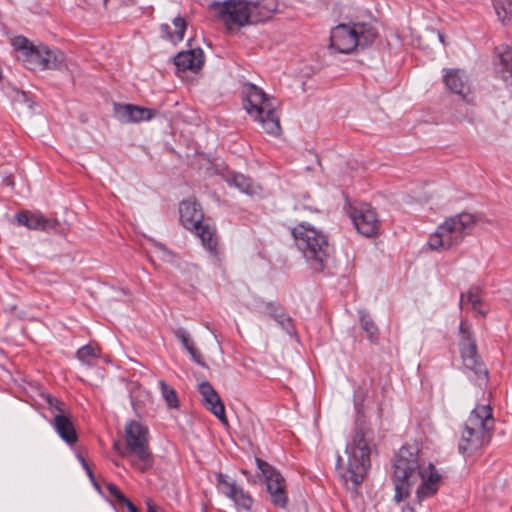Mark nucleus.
Returning <instances> with one entry per match:
<instances>
[{
  "label": "nucleus",
  "mask_w": 512,
  "mask_h": 512,
  "mask_svg": "<svg viewBox=\"0 0 512 512\" xmlns=\"http://www.w3.org/2000/svg\"><path fill=\"white\" fill-rule=\"evenodd\" d=\"M372 447L371 430L356 423L352 442L348 443L345 449L348 455L346 471L344 473L340 472L341 477L346 482L350 481L354 486L363 482L371 466Z\"/></svg>",
  "instance_id": "obj_5"
},
{
  "label": "nucleus",
  "mask_w": 512,
  "mask_h": 512,
  "mask_svg": "<svg viewBox=\"0 0 512 512\" xmlns=\"http://www.w3.org/2000/svg\"><path fill=\"white\" fill-rule=\"evenodd\" d=\"M76 458L77 460L80 462L82 468L85 470L90 482L92 483L93 487L99 492L101 493V487H100V484L97 482L95 476H94V473L93 471L91 470L89 464L87 463V461L85 460V458L82 456L81 453L77 452L76 453Z\"/></svg>",
  "instance_id": "obj_34"
},
{
  "label": "nucleus",
  "mask_w": 512,
  "mask_h": 512,
  "mask_svg": "<svg viewBox=\"0 0 512 512\" xmlns=\"http://www.w3.org/2000/svg\"><path fill=\"white\" fill-rule=\"evenodd\" d=\"M191 232L200 239L201 244L209 254L211 261L214 264H220L223 260L224 254L219 247V236L216 226L204 221L199 225V227H197V229H194Z\"/></svg>",
  "instance_id": "obj_12"
},
{
  "label": "nucleus",
  "mask_w": 512,
  "mask_h": 512,
  "mask_svg": "<svg viewBox=\"0 0 512 512\" xmlns=\"http://www.w3.org/2000/svg\"><path fill=\"white\" fill-rule=\"evenodd\" d=\"M120 504L124 505L129 512H139L137 507L127 497Z\"/></svg>",
  "instance_id": "obj_40"
},
{
  "label": "nucleus",
  "mask_w": 512,
  "mask_h": 512,
  "mask_svg": "<svg viewBox=\"0 0 512 512\" xmlns=\"http://www.w3.org/2000/svg\"><path fill=\"white\" fill-rule=\"evenodd\" d=\"M394 479V500L400 503L410 496L411 489L418 484L416 501L434 496L442 483V475L432 463L420 462L419 448L415 445H403L392 461Z\"/></svg>",
  "instance_id": "obj_1"
},
{
  "label": "nucleus",
  "mask_w": 512,
  "mask_h": 512,
  "mask_svg": "<svg viewBox=\"0 0 512 512\" xmlns=\"http://www.w3.org/2000/svg\"><path fill=\"white\" fill-rule=\"evenodd\" d=\"M191 357V359L197 363L198 365L202 366V367H205L206 366V363L204 362L203 360V357H202V354L200 353V351L195 347V345L193 347H190V349L187 351Z\"/></svg>",
  "instance_id": "obj_38"
},
{
  "label": "nucleus",
  "mask_w": 512,
  "mask_h": 512,
  "mask_svg": "<svg viewBox=\"0 0 512 512\" xmlns=\"http://www.w3.org/2000/svg\"><path fill=\"white\" fill-rule=\"evenodd\" d=\"M255 462L257 468L265 477L267 492L270 495L271 502L279 508H286L288 496L286 482L281 473L261 458L256 457Z\"/></svg>",
  "instance_id": "obj_10"
},
{
  "label": "nucleus",
  "mask_w": 512,
  "mask_h": 512,
  "mask_svg": "<svg viewBox=\"0 0 512 512\" xmlns=\"http://www.w3.org/2000/svg\"><path fill=\"white\" fill-rule=\"evenodd\" d=\"M494 427L495 419L491 406L477 405L463 424L458 445L459 452L463 455H471L487 446L491 442Z\"/></svg>",
  "instance_id": "obj_4"
},
{
  "label": "nucleus",
  "mask_w": 512,
  "mask_h": 512,
  "mask_svg": "<svg viewBox=\"0 0 512 512\" xmlns=\"http://www.w3.org/2000/svg\"><path fill=\"white\" fill-rule=\"evenodd\" d=\"M210 8L218 12L228 30L258 24L271 18L278 8L277 0H224L213 2Z\"/></svg>",
  "instance_id": "obj_2"
},
{
  "label": "nucleus",
  "mask_w": 512,
  "mask_h": 512,
  "mask_svg": "<svg viewBox=\"0 0 512 512\" xmlns=\"http://www.w3.org/2000/svg\"><path fill=\"white\" fill-rule=\"evenodd\" d=\"M403 512H415V510L410 505H407L405 508H403Z\"/></svg>",
  "instance_id": "obj_43"
},
{
  "label": "nucleus",
  "mask_w": 512,
  "mask_h": 512,
  "mask_svg": "<svg viewBox=\"0 0 512 512\" xmlns=\"http://www.w3.org/2000/svg\"><path fill=\"white\" fill-rule=\"evenodd\" d=\"M495 69L499 77L512 86V50L507 45L496 48Z\"/></svg>",
  "instance_id": "obj_20"
},
{
  "label": "nucleus",
  "mask_w": 512,
  "mask_h": 512,
  "mask_svg": "<svg viewBox=\"0 0 512 512\" xmlns=\"http://www.w3.org/2000/svg\"><path fill=\"white\" fill-rule=\"evenodd\" d=\"M198 392L202 397V403L213 413L221 423L227 425L228 420L225 414L224 404L213 386L208 381H203L198 385Z\"/></svg>",
  "instance_id": "obj_15"
},
{
  "label": "nucleus",
  "mask_w": 512,
  "mask_h": 512,
  "mask_svg": "<svg viewBox=\"0 0 512 512\" xmlns=\"http://www.w3.org/2000/svg\"><path fill=\"white\" fill-rule=\"evenodd\" d=\"M172 23L176 29L175 33H172L170 26L167 23L160 25V33L163 39L169 40L173 44H177L184 39V34L187 29V23L181 16H177L172 20Z\"/></svg>",
  "instance_id": "obj_26"
},
{
  "label": "nucleus",
  "mask_w": 512,
  "mask_h": 512,
  "mask_svg": "<svg viewBox=\"0 0 512 512\" xmlns=\"http://www.w3.org/2000/svg\"><path fill=\"white\" fill-rule=\"evenodd\" d=\"M215 476L217 483L227 488V491L224 492L225 496L231 499L237 507L245 511L252 508L253 499L248 492L238 487L235 482L227 481V476L221 472L216 473Z\"/></svg>",
  "instance_id": "obj_17"
},
{
  "label": "nucleus",
  "mask_w": 512,
  "mask_h": 512,
  "mask_svg": "<svg viewBox=\"0 0 512 512\" xmlns=\"http://www.w3.org/2000/svg\"><path fill=\"white\" fill-rule=\"evenodd\" d=\"M116 113L122 122L137 123L152 119L157 114V110L133 104H123L116 106Z\"/></svg>",
  "instance_id": "obj_18"
},
{
  "label": "nucleus",
  "mask_w": 512,
  "mask_h": 512,
  "mask_svg": "<svg viewBox=\"0 0 512 512\" xmlns=\"http://www.w3.org/2000/svg\"><path fill=\"white\" fill-rule=\"evenodd\" d=\"M459 331L461 333L459 347L471 346L476 344L471 324H469L467 321H461L459 325Z\"/></svg>",
  "instance_id": "obj_33"
},
{
  "label": "nucleus",
  "mask_w": 512,
  "mask_h": 512,
  "mask_svg": "<svg viewBox=\"0 0 512 512\" xmlns=\"http://www.w3.org/2000/svg\"><path fill=\"white\" fill-rule=\"evenodd\" d=\"M119 444L117 442L114 443V449H117Z\"/></svg>",
  "instance_id": "obj_45"
},
{
  "label": "nucleus",
  "mask_w": 512,
  "mask_h": 512,
  "mask_svg": "<svg viewBox=\"0 0 512 512\" xmlns=\"http://www.w3.org/2000/svg\"><path fill=\"white\" fill-rule=\"evenodd\" d=\"M242 473L245 475L248 474V472L246 470H242Z\"/></svg>",
  "instance_id": "obj_46"
},
{
  "label": "nucleus",
  "mask_w": 512,
  "mask_h": 512,
  "mask_svg": "<svg viewBox=\"0 0 512 512\" xmlns=\"http://www.w3.org/2000/svg\"><path fill=\"white\" fill-rule=\"evenodd\" d=\"M101 355V350L97 345L86 344L80 347L76 352V358L84 365L91 367L94 360Z\"/></svg>",
  "instance_id": "obj_27"
},
{
  "label": "nucleus",
  "mask_w": 512,
  "mask_h": 512,
  "mask_svg": "<svg viewBox=\"0 0 512 512\" xmlns=\"http://www.w3.org/2000/svg\"><path fill=\"white\" fill-rule=\"evenodd\" d=\"M351 220L359 233L366 237L375 235L379 229L376 211L367 204L353 207L350 211Z\"/></svg>",
  "instance_id": "obj_11"
},
{
  "label": "nucleus",
  "mask_w": 512,
  "mask_h": 512,
  "mask_svg": "<svg viewBox=\"0 0 512 512\" xmlns=\"http://www.w3.org/2000/svg\"><path fill=\"white\" fill-rule=\"evenodd\" d=\"M376 36V29L368 23L339 24L331 30L330 48L338 53L349 54L357 47L371 45Z\"/></svg>",
  "instance_id": "obj_7"
},
{
  "label": "nucleus",
  "mask_w": 512,
  "mask_h": 512,
  "mask_svg": "<svg viewBox=\"0 0 512 512\" xmlns=\"http://www.w3.org/2000/svg\"><path fill=\"white\" fill-rule=\"evenodd\" d=\"M265 309L269 316L274 319L281 328L289 335L295 333L293 319L286 315L284 309L276 302H266Z\"/></svg>",
  "instance_id": "obj_24"
},
{
  "label": "nucleus",
  "mask_w": 512,
  "mask_h": 512,
  "mask_svg": "<svg viewBox=\"0 0 512 512\" xmlns=\"http://www.w3.org/2000/svg\"><path fill=\"white\" fill-rule=\"evenodd\" d=\"M13 48L20 53L19 59L31 71L61 70L66 66V56L59 49H51L42 43L35 45L24 36L12 39Z\"/></svg>",
  "instance_id": "obj_6"
},
{
  "label": "nucleus",
  "mask_w": 512,
  "mask_h": 512,
  "mask_svg": "<svg viewBox=\"0 0 512 512\" xmlns=\"http://www.w3.org/2000/svg\"><path fill=\"white\" fill-rule=\"evenodd\" d=\"M464 366L475 372L477 375L484 374L487 376L488 372L480 360L477 352V345L459 347Z\"/></svg>",
  "instance_id": "obj_22"
},
{
  "label": "nucleus",
  "mask_w": 512,
  "mask_h": 512,
  "mask_svg": "<svg viewBox=\"0 0 512 512\" xmlns=\"http://www.w3.org/2000/svg\"><path fill=\"white\" fill-rule=\"evenodd\" d=\"M465 299L467 300V292L466 293H461V295H460V300H459L460 307H462Z\"/></svg>",
  "instance_id": "obj_41"
},
{
  "label": "nucleus",
  "mask_w": 512,
  "mask_h": 512,
  "mask_svg": "<svg viewBox=\"0 0 512 512\" xmlns=\"http://www.w3.org/2000/svg\"><path fill=\"white\" fill-rule=\"evenodd\" d=\"M44 399L46 400L49 408L52 410V412H55V414L67 413L65 404L58 398L52 396L51 394H46L44 395Z\"/></svg>",
  "instance_id": "obj_36"
},
{
  "label": "nucleus",
  "mask_w": 512,
  "mask_h": 512,
  "mask_svg": "<svg viewBox=\"0 0 512 512\" xmlns=\"http://www.w3.org/2000/svg\"><path fill=\"white\" fill-rule=\"evenodd\" d=\"M174 335L187 351L190 349V347L195 345L194 341L190 337L189 332L183 327L177 328L174 331Z\"/></svg>",
  "instance_id": "obj_35"
},
{
  "label": "nucleus",
  "mask_w": 512,
  "mask_h": 512,
  "mask_svg": "<svg viewBox=\"0 0 512 512\" xmlns=\"http://www.w3.org/2000/svg\"><path fill=\"white\" fill-rule=\"evenodd\" d=\"M159 387L163 399L165 400L168 408L176 409L179 407V399L174 388L168 386L164 380L159 381Z\"/></svg>",
  "instance_id": "obj_31"
},
{
  "label": "nucleus",
  "mask_w": 512,
  "mask_h": 512,
  "mask_svg": "<svg viewBox=\"0 0 512 512\" xmlns=\"http://www.w3.org/2000/svg\"><path fill=\"white\" fill-rule=\"evenodd\" d=\"M255 120L260 122L266 133L273 136H278L280 134V121L275 113L273 105L264 109L263 113L255 114Z\"/></svg>",
  "instance_id": "obj_25"
},
{
  "label": "nucleus",
  "mask_w": 512,
  "mask_h": 512,
  "mask_svg": "<svg viewBox=\"0 0 512 512\" xmlns=\"http://www.w3.org/2000/svg\"><path fill=\"white\" fill-rule=\"evenodd\" d=\"M438 37H439L440 42H441L442 44H444V45H445L444 35H443L442 33H440V32H439V33H438Z\"/></svg>",
  "instance_id": "obj_44"
},
{
  "label": "nucleus",
  "mask_w": 512,
  "mask_h": 512,
  "mask_svg": "<svg viewBox=\"0 0 512 512\" xmlns=\"http://www.w3.org/2000/svg\"><path fill=\"white\" fill-rule=\"evenodd\" d=\"M243 105L248 114H261L272 106L266 93L253 83H244L242 87Z\"/></svg>",
  "instance_id": "obj_14"
},
{
  "label": "nucleus",
  "mask_w": 512,
  "mask_h": 512,
  "mask_svg": "<svg viewBox=\"0 0 512 512\" xmlns=\"http://www.w3.org/2000/svg\"><path fill=\"white\" fill-rule=\"evenodd\" d=\"M106 489L109 492V494L114 497L119 503L124 501L126 496L122 493V491L117 487L114 483H106Z\"/></svg>",
  "instance_id": "obj_37"
},
{
  "label": "nucleus",
  "mask_w": 512,
  "mask_h": 512,
  "mask_svg": "<svg viewBox=\"0 0 512 512\" xmlns=\"http://www.w3.org/2000/svg\"><path fill=\"white\" fill-rule=\"evenodd\" d=\"M442 72L446 88L451 93L460 96L463 101L472 103L473 97L465 72L457 68H444Z\"/></svg>",
  "instance_id": "obj_13"
},
{
  "label": "nucleus",
  "mask_w": 512,
  "mask_h": 512,
  "mask_svg": "<svg viewBox=\"0 0 512 512\" xmlns=\"http://www.w3.org/2000/svg\"><path fill=\"white\" fill-rule=\"evenodd\" d=\"M360 324L370 342L376 343L379 338V329L368 313L364 311L360 312Z\"/></svg>",
  "instance_id": "obj_29"
},
{
  "label": "nucleus",
  "mask_w": 512,
  "mask_h": 512,
  "mask_svg": "<svg viewBox=\"0 0 512 512\" xmlns=\"http://www.w3.org/2000/svg\"><path fill=\"white\" fill-rule=\"evenodd\" d=\"M126 452L123 456L133 454L136 459L132 461L133 467L144 473L154 465L152 452L149 449V430L136 420L125 424Z\"/></svg>",
  "instance_id": "obj_9"
},
{
  "label": "nucleus",
  "mask_w": 512,
  "mask_h": 512,
  "mask_svg": "<svg viewBox=\"0 0 512 512\" xmlns=\"http://www.w3.org/2000/svg\"><path fill=\"white\" fill-rule=\"evenodd\" d=\"M15 217L19 225L28 229L45 230L50 224V220L40 212L21 211Z\"/></svg>",
  "instance_id": "obj_23"
},
{
  "label": "nucleus",
  "mask_w": 512,
  "mask_h": 512,
  "mask_svg": "<svg viewBox=\"0 0 512 512\" xmlns=\"http://www.w3.org/2000/svg\"><path fill=\"white\" fill-rule=\"evenodd\" d=\"M180 222L189 231L197 229L204 222V214L199 203L193 199L183 200L179 205Z\"/></svg>",
  "instance_id": "obj_16"
},
{
  "label": "nucleus",
  "mask_w": 512,
  "mask_h": 512,
  "mask_svg": "<svg viewBox=\"0 0 512 512\" xmlns=\"http://www.w3.org/2000/svg\"><path fill=\"white\" fill-rule=\"evenodd\" d=\"M174 64L179 70L197 72L204 64L203 51L200 48L181 51L174 57Z\"/></svg>",
  "instance_id": "obj_21"
},
{
  "label": "nucleus",
  "mask_w": 512,
  "mask_h": 512,
  "mask_svg": "<svg viewBox=\"0 0 512 512\" xmlns=\"http://www.w3.org/2000/svg\"><path fill=\"white\" fill-rule=\"evenodd\" d=\"M341 463H342V458H341V456H338L337 461H336V470H339L341 468Z\"/></svg>",
  "instance_id": "obj_42"
},
{
  "label": "nucleus",
  "mask_w": 512,
  "mask_h": 512,
  "mask_svg": "<svg viewBox=\"0 0 512 512\" xmlns=\"http://www.w3.org/2000/svg\"><path fill=\"white\" fill-rule=\"evenodd\" d=\"M475 223V216L467 212L446 218L430 235L428 245L433 250L450 249L463 241L472 231Z\"/></svg>",
  "instance_id": "obj_8"
},
{
  "label": "nucleus",
  "mask_w": 512,
  "mask_h": 512,
  "mask_svg": "<svg viewBox=\"0 0 512 512\" xmlns=\"http://www.w3.org/2000/svg\"><path fill=\"white\" fill-rule=\"evenodd\" d=\"M480 292L481 290L479 287H471L467 291V302L471 304L472 310H474L481 316H485L488 313V309L485 308V304L482 301Z\"/></svg>",
  "instance_id": "obj_28"
},
{
  "label": "nucleus",
  "mask_w": 512,
  "mask_h": 512,
  "mask_svg": "<svg viewBox=\"0 0 512 512\" xmlns=\"http://www.w3.org/2000/svg\"><path fill=\"white\" fill-rule=\"evenodd\" d=\"M52 426L66 444L72 446L78 441V435L69 413L54 414Z\"/></svg>",
  "instance_id": "obj_19"
},
{
  "label": "nucleus",
  "mask_w": 512,
  "mask_h": 512,
  "mask_svg": "<svg viewBox=\"0 0 512 512\" xmlns=\"http://www.w3.org/2000/svg\"><path fill=\"white\" fill-rule=\"evenodd\" d=\"M227 182L229 185H234L239 190L246 194H252L253 191V180L250 177H247L240 173L232 174Z\"/></svg>",
  "instance_id": "obj_30"
},
{
  "label": "nucleus",
  "mask_w": 512,
  "mask_h": 512,
  "mask_svg": "<svg viewBox=\"0 0 512 512\" xmlns=\"http://www.w3.org/2000/svg\"><path fill=\"white\" fill-rule=\"evenodd\" d=\"M291 234L308 267L315 273L324 272L334 252L328 235L305 221L293 227Z\"/></svg>",
  "instance_id": "obj_3"
},
{
  "label": "nucleus",
  "mask_w": 512,
  "mask_h": 512,
  "mask_svg": "<svg viewBox=\"0 0 512 512\" xmlns=\"http://www.w3.org/2000/svg\"><path fill=\"white\" fill-rule=\"evenodd\" d=\"M202 512H207V509L204 507V508L202 509Z\"/></svg>",
  "instance_id": "obj_47"
},
{
  "label": "nucleus",
  "mask_w": 512,
  "mask_h": 512,
  "mask_svg": "<svg viewBox=\"0 0 512 512\" xmlns=\"http://www.w3.org/2000/svg\"><path fill=\"white\" fill-rule=\"evenodd\" d=\"M145 503H146V507H147V512H164L151 499H146Z\"/></svg>",
  "instance_id": "obj_39"
},
{
  "label": "nucleus",
  "mask_w": 512,
  "mask_h": 512,
  "mask_svg": "<svg viewBox=\"0 0 512 512\" xmlns=\"http://www.w3.org/2000/svg\"><path fill=\"white\" fill-rule=\"evenodd\" d=\"M493 7L498 19L503 23L512 14V2L510 0H493Z\"/></svg>",
  "instance_id": "obj_32"
}]
</instances>
